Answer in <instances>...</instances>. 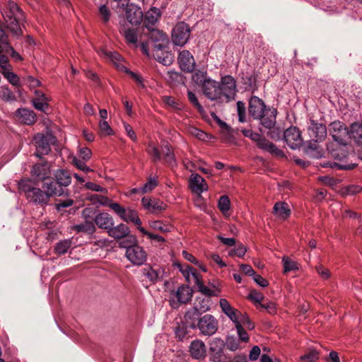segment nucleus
<instances>
[{
    "mask_svg": "<svg viewBox=\"0 0 362 362\" xmlns=\"http://www.w3.org/2000/svg\"><path fill=\"white\" fill-rule=\"evenodd\" d=\"M6 28L16 37L23 35L21 25L25 17L22 9L13 1H8L0 6Z\"/></svg>",
    "mask_w": 362,
    "mask_h": 362,
    "instance_id": "1",
    "label": "nucleus"
},
{
    "mask_svg": "<svg viewBox=\"0 0 362 362\" xmlns=\"http://www.w3.org/2000/svg\"><path fill=\"white\" fill-rule=\"evenodd\" d=\"M248 112L255 119L259 120L265 128H270L276 124L277 110L267 106L263 100L256 95H252L249 99Z\"/></svg>",
    "mask_w": 362,
    "mask_h": 362,
    "instance_id": "2",
    "label": "nucleus"
},
{
    "mask_svg": "<svg viewBox=\"0 0 362 362\" xmlns=\"http://www.w3.org/2000/svg\"><path fill=\"white\" fill-rule=\"evenodd\" d=\"M18 188L30 202L40 206L47 205L50 198L45 189L34 186L31 179L23 178L18 181Z\"/></svg>",
    "mask_w": 362,
    "mask_h": 362,
    "instance_id": "3",
    "label": "nucleus"
},
{
    "mask_svg": "<svg viewBox=\"0 0 362 362\" xmlns=\"http://www.w3.org/2000/svg\"><path fill=\"white\" fill-rule=\"evenodd\" d=\"M241 132L245 137L250 138L252 141L256 142L257 146L264 151L270 153L279 157H284V152L278 148L277 146L272 142L267 140L261 134L254 132L252 129H241Z\"/></svg>",
    "mask_w": 362,
    "mask_h": 362,
    "instance_id": "4",
    "label": "nucleus"
},
{
    "mask_svg": "<svg viewBox=\"0 0 362 362\" xmlns=\"http://www.w3.org/2000/svg\"><path fill=\"white\" fill-rule=\"evenodd\" d=\"M193 291L188 286L182 285L177 291H172L170 293L169 303L172 308L177 309L182 304H187L191 300Z\"/></svg>",
    "mask_w": 362,
    "mask_h": 362,
    "instance_id": "5",
    "label": "nucleus"
},
{
    "mask_svg": "<svg viewBox=\"0 0 362 362\" xmlns=\"http://www.w3.org/2000/svg\"><path fill=\"white\" fill-rule=\"evenodd\" d=\"M191 35L189 25L183 21L178 22L172 30V41L174 45L183 47Z\"/></svg>",
    "mask_w": 362,
    "mask_h": 362,
    "instance_id": "6",
    "label": "nucleus"
},
{
    "mask_svg": "<svg viewBox=\"0 0 362 362\" xmlns=\"http://www.w3.org/2000/svg\"><path fill=\"white\" fill-rule=\"evenodd\" d=\"M112 211L124 221L132 222L137 226L138 230L143 228L141 226V221L138 215V213L134 209L131 208L125 209L121 204L114 205Z\"/></svg>",
    "mask_w": 362,
    "mask_h": 362,
    "instance_id": "7",
    "label": "nucleus"
},
{
    "mask_svg": "<svg viewBox=\"0 0 362 362\" xmlns=\"http://www.w3.org/2000/svg\"><path fill=\"white\" fill-rule=\"evenodd\" d=\"M308 134L310 138H312V140L314 141L313 144L310 142V148L315 149L316 148V143L324 141L327 137V127L322 123H319L314 119H310Z\"/></svg>",
    "mask_w": 362,
    "mask_h": 362,
    "instance_id": "8",
    "label": "nucleus"
},
{
    "mask_svg": "<svg viewBox=\"0 0 362 362\" xmlns=\"http://www.w3.org/2000/svg\"><path fill=\"white\" fill-rule=\"evenodd\" d=\"M329 133L334 141L344 145L349 135L347 126L340 121H334L329 124Z\"/></svg>",
    "mask_w": 362,
    "mask_h": 362,
    "instance_id": "9",
    "label": "nucleus"
},
{
    "mask_svg": "<svg viewBox=\"0 0 362 362\" xmlns=\"http://www.w3.org/2000/svg\"><path fill=\"white\" fill-rule=\"evenodd\" d=\"M218 320L211 315L206 314L199 318L197 326L205 336H211L218 329Z\"/></svg>",
    "mask_w": 362,
    "mask_h": 362,
    "instance_id": "10",
    "label": "nucleus"
},
{
    "mask_svg": "<svg viewBox=\"0 0 362 362\" xmlns=\"http://www.w3.org/2000/svg\"><path fill=\"white\" fill-rule=\"evenodd\" d=\"M127 258L134 264L141 266L147 259V253L144 249L138 244L126 250Z\"/></svg>",
    "mask_w": 362,
    "mask_h": 362,
    "instance_id": "11",
    "label": "nucleus"
},
{
    "mask_svg": "<svg viewBox=\"0 0 362 362\" xmlns=\"http://www.w3.org/2000/svg\"><path fill=\"white\" fill-rule=\"evenodd\" d=\"M284 139L292 149L300 148L303 144L301 133L299 129L294 126H291L284 131Z\"/></svg>",
    "mask_w": 362,
    "mask_h": 362,
    "instance_id": "12",
    "label": "nucleus"
},
{
    "mask_svg": "<svg viewBox=\"0 0 362 362\" xmlns=\"http://www.w3.org/2000/svg\"><path fill=\"white\" fill-rule=\"evenodd\" d=\"M221 96L224 95L228 100L234 99L237 89L236 81L230 75H226L221 78Z\"/></svg>",
    "mask_w": 362,
    "mask_h": 362,
    "instance_id": "13",
    "label": "nucleus"
},
{
    "mask_svg": "<svg viewBox=\"0 0 362 362\" xmlns=\"http://www.w3.org/2000/svg\"><path fill=\"white\" fill-rule=\"evenodd\" d=\"M225 342L221 338H214L209 342V355L213 362H221L224 358Z\"/></svg>",
    "mask_w": 362,
    "mask_h": 362,
    "instance_id": "14",
    "label": "nucleus"
},
{
    "mask_svg": "<svg viewBox=\"0 0 362 362\" xmlns=\"http://www.w3.org/2000/svg\"><path fill=\"white\" fill-rule=\"evenodd\" d=\"M42 189L47 191L49 198L52 197L68 196L69 190H64L54 177H48L43 181Z\"/></svg>",
    "mask_w": 362,
    "mask_h": 362,
    "instance_id": "15",
    "label": "nucleus"
},
{
    "mask_svg": "<svg viewBox=\"0 0 362 362\" xmlns=\"http://www.w3.org/2000/svg\"><path fill=\"white\" fill-rule=\"evenodd\" d=\"M33 143L36 147V152L35 153V155L40 159L43 156L49 154L51 151L48 136L43 134H37L33 137Z\"/></svg>",
    "mask_w": 362,
    "mask_h": 362,
    "instance_id": "16",
    "label": "nucleus"
},
{
    "mask_svg": "<svg viewBox=\"0 0 362 362\" xmlns=\"http://www.w3.org/2000/svg\"><path fill=\"white\" fill-rule=\"evenodd\" d=\"M177 62L180 69L186 73H192L195 69V60L189 50L181 51L177 57Z\"/></svg>",
    "mask_w": 362,
    "mask_h": 362,
    "instance_id": "17",
    "label": "nucleus"
},
{
    "mask_svg": "<svg viewBox=\"0 0 362 362\" xmlns=\"http://www.w3.org/2000/svg\"><path fill=\"white\" fill-rule=\"evenodd\" d=\"M203 93L211 100L221 98V88L220 83L214 80L208 79L202 86Z\"/></svg>",
    "mask_w": 362,
    "mask_h": 362,
    "instance_id": "18",
    "label": "nucleus"
},
{
    "mask_svg": "<svg viewBox=\"0 0 362 362\" xmlns=\"http://www.w3.org/2000/svg\"><path fill=\"white\" fill-rule=\"evenodd\" d=\"M143 207L151 214L160 213L166 210L167 204H164L158 199H151L148 197H144L141 199Z\"/></svg>",
    "mask_w": 362,
    "mask_h": 362,
    "instance_id": "19",
    "label": "nucleus"
},
{
    "mask_svg": "<svg viewBox=\"0 0 362 362\" xmlns=\"http://www.w3.org/2000/svg\"><path fill=\"white\" fill-rule=\"evenodd\" d=\"M148 30L149 39L152 42V48L153 47H158V49L167 48L168 37L165 33L154 28Z\"/></svg>",
    "mask_w": 362,
    "mask_h": 362,
    "instance_id": "20",
    "label": "nucleus"
},
{
    "mask_svg": "<svg viewBox=\"0 0 362 362\" xmlns=\"http://www.w3.org/2000/svg\"><path fill=\"white\" fill-rule=\"evenodd\" d=\"M30 174L32 177L43 182L49 176L50 165L47 161L35 163L32 166Z\"/></svg>",
    "mask_w": 362,
    "mask_h": 362,
    "instance_id": "21",
    "label": "nucleus"
},
{
    "mask_svg": "<svg viewBox=\"0 0 362 362\" xmlns=\"http://www.w3.org/2000/svg\"><path fill=\"white\" fill-rule=\"evenodd\" d=\"M219 305L223 313H224L234 323L235 325L240 324V317L242 313L237 309L233 308L229 302L225 298H221Z\"/></svg>",
    "mask_w": 362,
    "mask_h": 362,
    "instance_id": "22",
    "label": "nucleus"
},
{
    "mask_svg": "<svg viewBox=\"0 0 362 362\" xmlns=\"http://www.w3.org/2000/svg\"><path fill=\"white\" fill-rule=\"evenodd\" d=\"M346 146V143L344 145L330 143L327 144V149L333 158L339 161H344L348 156V151Z\"/></svg>",
    "mask_w": 362,
    "mask_h": 362,
    "instance_id": "23",
    "label": "nucleus"
},
{
    "mask_svg": "<svg viewBox=\"0 0 362 362\" xmlns=\"http://www.w3.org/2000/svg\"><path fill=\"white\" fill-rule=\"evenodd\" d=\"M189 185L192 192L200 194L208 189V185L205 180L199 174H192Z\"/></svg>",
    "mask_w": 362,
    "mask_h": 362,
    "instance_id": "24",
    "label": "nucleus"
},
{
    "mask_svg": "<svg viewBox=\"0 0 362 362\" xmlns=\"http://www.w3.org/2000/svg\"><path fill=\"white\" fill-rule=\"evenodd\" d=\"M142 274L151 284H155L163 279L164 271L161 268L155 269L150 264L142 269Z\"/></svg>",
    "mask_w": 362,
    "mask_h": 362,
    "instance_id": "25",
    "label": "nucleus"
},
{
    "mask_svg": "<svg viewBox=\"0 0 362 362\" xmlns=\"http://www.w3.org/2000/svg\"><path fill=\"white\" fill-rule=\"evenodd\" d=\"M126 9V18L127 21L132 25H139L144 18L143 11L141 8L133 4L128 6Z\"/></svg>",
    "mask_w": 362,
    "mask_h": 362,
    "instance_id": "26",
    "label": "nucleus"
},
{
    "mask_svg": "<svg viewBox=\"0 0 362 362\" xmlns=\"http://www.w3.org/2000/svg\"><path fill=\"white\" fill-rule=\"evenodd\" d=\"M15 116L19 122L27 125L33 124L37 120L36 114L27 108H18L15 112Z\"/></svg>",
    "mask_w": 362,
    "mask_h": 362,
    "instance_id": "27",
    "label": "nucleus"
},
{
    "mask_svg": "<svg viewBox=\"0 0 362 362\" xmlns=\"http://www.w3.org/2000/svg\"><path fill=\"white\" fill-rule=\"evenodd\" d=\"M189 352L194 359H204L206 355V347L205 344L200 339H196L191 342Z\"/></svg>",
    "mask_w": 362,
    "mask_h": 362,
    "instance_id": "28",
    "label": "nucleus"
},
{
    "mask_svg": "<svg viewBox=\"0 0 362 362\" xmlns=\"http://www.w3.org/2000/svg\"><path fill=\"white\" fill-rule=\"evenodd\" d=\"M257 74L252 73H243L241 76V83L246 91H250L252 93L258 89L257 86Z\"/></svg>",
    "mask_w": 362,
    "mask_h": 362,
    "instance_id": "29",
    "label": "nucleus"
},
{
    "mask_svg": "<svg viewBox=\"0 0 362 362\" xmlns=\"http://www.w3.org/2000/svg\"><path fill=\"white\" fill-rule=\"evenodd\" d=\"M161 16L159 8L156 7H151L145 14L144 18V25L148 29L151 30L154 28L156 23Z\"/></svg>",
    "mask_w": 362,
    "mask_h": 362,
    "instance_id": "30",
    "label": "nucleus"
},
{
    "mask_svg": "<svg viewBox=\"0 0 362 362\" xmlns=\"http://www.w3.org/2000/svg\"><path fill=\"white\" fill-rule=\"evenodd\" d=\"M166 48L158 49V47H153L151 51L152 57L158 62L163 65H169L173 62L172 54L165 50Z\"/></svg>",
    "mask_w": 362,
    "mask_h": 362,
    "instance_id": "31",
    "label": "nucleus"
},
{
    "mask_svg": "<svg viewBox=\"0 0 362 362\" xmlns=\"http://www.w3.org/2000/svg\"><path fill=\"white\" fill-rule=\"evenodd\" d=\"M161 148L164 162L171 167L177 166V160L173 147L169 142L163 141Z\"/></svg>",
    "mask_w": 362,
    "mask_h": 362,
    "instance_id": "32",
    "label": "nucleus"
},
{
    "mask_svg": "<svg viewBox=\"0 0 362 362\" xmlns=\"http://www.w3.org/2000/svg\"><path fill=\"white\" fill-rule=\"evenodd\" d=\"M94 222L101 229L109 230L114 226V219L108 213L102 212L94 218Z\"/></svg>",
    "mask_w": 362,
    "mask_h": 362,
    "instance_id": "33",
    "label": "nucleus"
},
{
    "mask_svg": "<svg viewBox=\"0 0 362 362\" xmlns=\"http://www.w3.org/2000/svg\"><path fill=\"white\" fill-rule=\"evenodd\" d=\"M53 177L62 187L63 189L68 190L67 187L71 185L72 180L71 174L68 170L58 169L54 173Z\"/></svg>",
    "mask_w": 362,
    "mask_h": 362,
    "instance_id": "34",
    "label": "nucleus"
},
{
    "mask_svg": "<svg viewBox=\"0 0 362 362\" xmlns=\"http://www.w3.org/2000/svg\"><path fill=\"white\" fill-rule=\"evenodd\" d=\"M108 235L115 238L119 240V238H124L127 235L130 233L129 228L124 223H119L117 226H111L109 230H107Z\"/></svg>",
    "mask_w": 362,
    "mask_h": 362,
    "instance_id": "35",
    "label": "nucleus"
},
{
    "mask_svg": "<svg viewBox=\"0 0 362 362\" xmlns=\"http://www.w3.org/2000/svg\"><path fill=\"white\" fill-rule=\"evenodd\" d=\"M201 315V311L198 310L197 307H193L192 308L188 310L185 315H184V320L186 324V326L194 329L197 326L196 322L199 317V316Z\"/></svg>",
    "mask_w": 362,
    "mask_h": 362,
    "instance_id": "36",
    "label": "nucleus"
},
{
    "mask_svg": "<svg viewBox=\"0 0 362 362\" xmlns=\"http://www.w3.org/2000/svg\"><path fill=\"white\" fill-rule=\"evenodd\" d=\"M273 214L278 218L286 220L291 215V209L287 203L278 202L273 207Z\"/></svg>",
    "mask_w": 362,
    "mask_h": 362,
    "instance_id": "37",
    "label": "nucleus"
},
{
    "mask_svg": "<svg viewBox=\"0 0 362 362\" xmlns=\"http://www.w3.org/2000/svg\"><path fill=\"white\" fill-rule=\"evenodd\" d=\"M71 229L76 233L83 232L87 234H93L96 230L93 222L90 220H86L82 223L74 225L72 226Z\"/></svg>",
    "mask_w": 362,
    "mask_h": 362,
    "instance_id": "38",
    "label": "nucleus"
},
{
    "mask_svg": "<svg viewBox=\"0 0 362 362\" xmlns=\"http://www.w3.org/2000/svg\"><path fill=\"white\" fill-rule=\"evenodd\" d=\"M349 137L352 138L358 145L362 146V124L353 123L350 127Z\"/></svg>",
    "mask_w": 362,
    "mask_h": 362,
    "instance_id": "39",
    "label": "nucleus"
},
{
    "mask_svg": "<svg viewBox=\"0 0 362 362\" xmlns=\"http://www.w3.org/2000/svg\"><path fill=\"white\" fill-rule=\"evenodd\" d=\"M168 82L171 86H177L178 84H184L186 77L179 71H168L167 72Z\"/></svg>",
    "mask_w": 362,
    "mask_h": 362,
    "instance_id": "40",
    "label": "nucleus"
},
{
    "mask_svg": "<svg viewBox=\"0 0 362 362\" xmlns=\"http://www.w3.org/2000/svg\"><path fill=\"white\" fill-rule=\"evenodd\" d=\"M120 33L123 35L128 43L136 44L138 41L137 33L135 29L123 28L120 30Z\"/></svg>",
    "mask_w": 362,
    "mask_h": 362,
    "instance_id": "41",
    "label": "nucleus"
},
{
    "mask_svg": "<svg viewBox=\"0 0 362 362\" xmlns=\"http://www.w3.org/2000/svg\"><path fill=\"white\" fill-rule=\"evenodd\" d=\"M320 165L323 168H337L338 170H351L356 168V165L354 163H338L336 162L330 163V162H324L320 163Z\"/></svg>",
    "mask_w": 362,
    "mask_h": 362,
    "instance_id": "42",
    "label": "nucleus"
},
{
    "mask_svg": "<svg viewBox=\"0 0 362 362\" xmlns=\"http://www.w3.org/2000/svg\"><path fill=\"white\" fill-rule=\"evenodd\" d=\"M112 13L109 7L105 4L100 6L98 8V16L104 25H107L111 18Z\"/></svg>",
    "mask_w": 362,
    "mask_h": 362,
    "instance_id": "43",
    "label": "nucleus"
},
{
    "mask_svg": "<svg viewBox=\"0 0 362 362\" xmlns=\"http://www.w3.org/2000/svg\"><path fill=\"white\" fill-rule=\"evenodd\" d=\"M282 263L284 266V274L291 271H297L299 269L298 264L287 256L283 257Z\"/></svg>",
    "mask_w": 362,
    "mask_h": 362,
    "instance_id": "44",
    "label": "nucleus"
},
{
    "mask_svg": "<svg viewBox=\"0 0 362 362\" xmlns=\"http://www.w3.org/2000/svg\"><path fill=\"white\" fill-rule=\"evenodd\" d=\"M119 245L120 247L126 248V250L136 245L137 243V240L136 237L133 235L129 233L124 238H119Z\"/></svg>",
    "mask_w": 362,
    "mask_h": 362,
    "instance_id": "45",
    "label": "nucleus"
},
{
    "mask_svg": "<svg viewBox=\"0 0 362 362\" xmlns=\"http://www.w3.org/2000/svg\"><path fill=\"white\" fill-rule=\"evenodd\" d=\"M146 152L151 156L154 163L160 161L162 158L159 149L153 142H149L148 144Z\"/></svg>",
    "mask_w": 362,
    "mask_h": 362,
    "instance_id": "46",
    "label": "nucleus"
},
{
    "mask_svg": "<svg viewBox=\"0 0 362 362\" xmlns=\"http://www.w3.org/2000/svg\"><path fill=\"white\" fill-rule=\"evenodd\" d=\"M71 245L70 240H63L57 243L54 247V251L56 254L62 255L65 254Z\"/></svg>",
    "mask_w": 362,
    "mask_h": 362,
    "instance_id": "47",
    "label": "nucleus"
},
{
    "mask_svg": "<svg viewBox=\"0 0 362 362\" xmlns=\"http://www.w3.org/2000/svg\"><path fill=\"white\" fill-rule=\"evenodd\" d=\"M48 101V98H35L32 100V103L35 109L45 112L49 107V104L47 103Z\"/></svg>",
    "mask_w": 362,
    "mask_h": 362,
    "instance_id": "48",
    "label": "nucleus"
},
{
    "mask_svg": "<svg viewBox=\"0 0 362 362\" xmlns=\"http://www.w3.org/2000/svg\"><path fill=\"white\" fill-rule=\"evenodd\" d=\"M92 201H95L98 203H100L101 205L105 206H108L112 210V206L115 204H119L117 202H113L111 199H110L106 196L99 195V194H95L93 195L91 197Z\"/></svg>",
    "mask_w": 362,
    "mask_h": 362,
    "instance_id": "49",
    "label": "nucleus"
},
{
    "mask_svg": "<svg viewBox=\"0 0 362 362\" xmlns=\"http://www.w3.org/2000/svg\"><path fill=\"white\" fill-rule=\"evenodd\" d=\"M218 207L223 214L226 215L228 214L230 208V202L227 195H223L220 197Z\"/></svg>",
    "mask_w": 362,
    "mask_h": 362,
    "instance_id": "50",
    "label": "nucleus"
},
{
    "mask_svg": "<svg viewBox=\"0 0 362 362\" xmlns=\"http://www.w3.org/2000/svg\"><path fill=\"white\" fill-rule=\"evenodd\" d=\"M187 98L189 102L192 104L193 107H194L199 112L202 113L204 112V108L202 105L199 102V100L196 95V94L190 90H187Z\"/></svg>",
    "mask_w": 362,
    "mask_h": 362,
    "instance_id": "51",
    "label": "nucleus"
},
{
    "mask_svg": "<svg viewBox=\"0 0 362 362\" xmlns=\"http://www.w3.org/2000/svg\"><path fill=\"white\" fill-rule=\"evenodd\" d=\"M192 79L197 85L202 87L209 78H206V72L197 70L192 75Z\"/></svg>",
    "mask_w": 362,
    "mask_h": 362,
    "instance_id": "52",
    "label": "nucleus"
},
{
    "mask_svg": "<svg viewBox=\"0 0 362 362\" xmlns=\"http://www.w3.org/2000/svg\"><path fill=\"white\" fill-rule=\"evenodd\" d=\"M209 298H206L204 297H198L195 300V305L194 307H197L198 310L201 312H206L209 310L210 304Z\"/></svg>",
    "mask_w": 362,
    "mask_h": 362,
    "instance_id": "53",
    "label": "nucleus"
},
{
    "mask_svg": "<svg viewBox=\"0 0 362 362\" xmlns=\"http://www.w3.org/2000/svg\"><path fill=\"white\" fill-rule=\"evenodd\" d=\"M150 227L154 230L161 231L163 233L170 232L172 226L169 224H165L160 221H154L150 223Z\"/></svg>",
    "mask_w": 362,
    "mask_h": 362,
    "instance_id": "54",
    "label": "nucleus"
},
{
    "mask_svg": "<svg viewBox=\"0 0 362 362\" xmlns=\"http://www.w3.org/2000/svg\"><path fill=\"white\" fill-rule=\"evenodd\" d=\"M0 98L4 101H6V102L16 100L15 95L7 86H2L1 88Z\"/></svg>",
    "mask_w": 362,
    "mask_h": 362,
    "instance_id": "55",
    "label": "nucleus"
},
{
    "mask_svg": "<svg viewBox=\"0 0 362 362\" xmlns=\"http://www.w3.org/2000/svg\"><path fill=\"white\" fill-rule=\"evenodd\" d=\"M3 76L11 83L13 86L16 87L21 86L20 78L17 74L11 71L2 72Z\"/></svg>",
    "mask_w": 362,
    "mask_h": 362,
    "instance_id": "56",
    "label": "nucleus"
},
{
    "mask_svg": "<svg viewBox=\"0 0 362 362\" xmlns=\"http://www.w3.org/2000/svg\"><path fill=\"white\" fill-rule=\"evenodd\" d=\"M4 52L10 54L11 57L15 62H21L23 60L22 57L13 49V47L9 44V42L6 45V49H4Z\"/></svg>",
    "mask_w": 362,
    "mask_h": 362,
    "instance_id": "57",
    "label": "nucleus"
},
{
    "mask_svg": "<svg viewBox=\"0 0 362 362\" xmlns=\"http://www.w3.org/2000/svg\"><path fill=\"white\" fill-rule=\"evenodd\" d=\"M237 110L238 115V120L240 122H246V112H245V105L243 101L237 102Z\"/></svg>",
    "mask_w": 362,
    "mask_h": 362,
    "instance_id": "58",
    "label": "nucleus"
},
{
    "mask_svg": "<svg viewBox=\"0 0 362 362\" xmlns=\"http://www.w3.org/2000/svg\"><path fill=\"white\" fill-rule=\"evenodd\" d=\"M225 346H226L227 349L230 351H236L239 348V342L238 340L235 337H228L226 339V341L225 342Z\"/></svg>",
    "mask_w": 362,
    "mask_h": 362,
    "instance_id": "59",
    "label": "nucleus"
},
{
    "mask_svg": "<svg viewBox=\"0 0 362 362\" xmlns=\"http://www.w3.org/2000/svg\"><path fill=\"white\" fill-rule=\"evenodd\" d=\"M99 128L101 133L106 136H110L114 134V132L110 124L105 120H100L99 122Z\"/></svg>",
    "mask_w": 362,
    "mask_h": 362,
    "instance_id": "60",
    "label": "nucleus"
},
{
    "mask_svg": "<svg viewBox=\"0 0 362 362\" xmlns=\"http://www.w3.org/2000/svg\"><path fill=\"white\" fill-rule=\"evenodd\" d=\"M269 132H267V136L273 140H279L281 136V130L279 127H276L275 124L270 128H267Z\"/></svg>",
    "mask_w": 362,
    "mask_h": 362,
    "instance_id": "61",
    "label": "nucleus"
},
{
    "mask_svg": "<svg viewBox=\"0 0 362 362\" xmlns=\"http://www.w3.org/2000/svg\"><path fill=\"white\" fill-rule=\"evenodd\" d=\"M158 185V180L156 178H150L149 180L146 182L141 189L142 193H146L151 192Z\"/></svg>",
    "mask_w": 362,
    "mask_h": 362,
    "instance_id": "62",
    "label": "nucleus"
},
{
    "mask_svg": "<svg viewBox=\"0 0 362 362\" xmlns=\"http://www.w3.org/2000/svg\"><path fill=\"white\" fill-rule=\"evenodd\" d=\"M199 289V291H200L202 294L205 295L207 297H211L216 296L215 291L209 288L206 286H205L203 282L199 283V284L197 285Z\"/></svg>",
    "mask_w": 362,
    "mask_h": 362,
    "instance_id": "63",
    "label": "nucleus"
},
{
    "mask_svg": "<svg viewBox=\"0 0 362 362\" xmlns=\"http://www.w3.org/2000/svg\"><path fill=\"white\" fill-rule=\"evenodd\" d=\"M248 298L251 300L254 303H259L264 300V296L262 293L252 290L250 291Z\"/></svg>",
    "mask_w": 362,
    "mask_h": 362,
    "instance_id": "64",
    "label": "nucleus"
}]
</instances>
